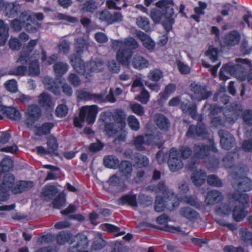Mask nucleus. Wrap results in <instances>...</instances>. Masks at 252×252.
<instances>
[{
  "mask_svg": "<svg viewBox=\"0 0 252 252\" xmlns=\"http://www.w3.org/2000/svg\"><path fill=\"white\" fill-rule=\"evenodd\" d=\"M228 160L227 158H225L223 162L225 163L224 165L229 168V173L233 178L232 185L236 189L234 192L238 191V193L245 194L241 193L240 191H248L252 189V180L249 178L243 177L248 171L247 167L244 164L232 166V159L229 161V164H226V162L228 161Z\"/></svg>",
  "mask_w": 252,
  "mask_h": 252,
  "instance_id": "nucleus-1",
  "label": "nucleus"
},
{
  "mask_svg": "<svg viewBox=\"0 0 252 252\" xmlns=\"http://www.w3.org/2000/svg\"><path fill=\"white\" fill-rule=\"evenodd\" d=\"M157 8H154L151 12V18L155 23H159L163 17V26L167 32L171 31L174 23L173 16L174 14L172 7V0H161L156 2Z\"/></svg>",
  "mask_w": 252,
  "mask_h": 252,
  "instance_id": "nucleus-2",
  "label": "nucleus"
},
{
  "mask_svg": "<svg viewBox=\"0 0 252 252\" xmlns=\"http://www.w3.org/2000/svg\"><path fill=\"white\" fill-rule=\"evenodd\" d=\"M70 63L77 72L88 80L94 73L102 71L105 67L104 61L99 58L92 59L85 65L80 57L73 55L70 57Z\"/></svg>",
  "mask_w": 252,
  "mask_h": 252,
  "instance_id": "nucleus-3",
  "label": "nucleus"
},
{
  "mask_svg": "<svg viewBox=\"0 0 252 252\" xmlns=\"http://www.w3.org/2000/svg\"><path fill=\"white\" fill-rule=\"evenodd\" d=\"M236 62L238 63L236 65L228 63L225 64L221 67L220 72V79L226 81L229 78V75H233L241 80H245L247 79L248 82L252 85V69L249 71L247 76L243 75H241L244 68L240 64H247L249 67H251V64L250 61L246 59L238 58L236 59Z\"/></svg>",
  "mask_w": 252,
  "mask_h": 252,
  "instance_id": "nucleus-4",
  "label": "nucleus"
},
{
  "mask_svg": "<svg viewBox=\"0 0 252 252\" xmlns=\"http://www.w3.org/2000/svg\"><path fill=\"white\" fill-rule=\"evenodd\" d=\"M126 123L124 118H121L116 124L109 123L106 125L105 131L109 136H114L113 142L115 144H119L126 140L127 132L124 128Z\"/></svg>",
  "mask_w": 252,
  "mask_h": 252,
  "instance_id": "nucleus-5",
  "label": "nucleus"
},
{
  "mask_svg": "<svg viewBox=\"0 0 252 252\" xmlns=\"http://www.w3.org/2000/svg\"><path fill=\"white\" fill-rule=\"evenodd\" d=\"M234 201H237L242 205L247 204L249 203V197L247 194L238 193V191L234 192L228 203L223 204L216 210L217 214L221 217L229 215L235 205Z\"/></svg>",
  "mask_w": 252,
  "mask_h": 252,
  "instance_id": "nucleus-6",
  "label": "nucleus"
},
{
  "mask_svg": "<svg viewBox=\"0 0 252 252\" xmlns=\"http://www.w3.org/2000/svg\"><path fill=\"white\" fill-rule=\"evenodd\" d=\"M97 111V106L95 105L82 107L79 116L74 119V126L76 127H81L85 118L88 125L93 124L95 120Z\"/></svg>",
  "mask_w": 252,
  "mask_h": 252,
  "instance_id": "nucleus-7",
  "label": "nucleus"
},
{
  "mask_svg": "<svg viewBox=\"0 0 252 252\" xmlns=\"http://www.w3.org/2000/svg\"><path fill=\"white\" fill-rule=\"evenodd\" d=\"M169 193L171 194V198L165 196L163 198L158 196L157 197L155 206L156 211L161 212L165 208L172 210L178 206L179 203L177 196L173 193L169 192Z\"/></svg>",
  "mask_w": 252,
  "mask_h": 252,
  "instance_id": "nucleus-8",
  "label": "nucleus"
},
{
  "mask_svg": "<svg viewBox=\"0 0 252 252\" xmlns=\"http://www.w3.org/2000/svg\"><path fill=\"white\" fill-rule=\"evenodd\" d=\"M15 177L10 173L5 174L0 183V201L8 199L9 191L14 187Z\"/></svg>",
  "mask_w": 252,
  "mask_h": 252,
  "instance_id": "nucleus-9",
  "label": "nucleus"
},
{
  "mask_svg": "<svg viewBox=\"0 0 252 252\" xmlns=\"http://www.w3.org/2000/svg\"><path fill=\"white\" fill-rule=\"evenodd\" d=\"M189 89L190 97L193 100L200 101L207 99L211 95V93L206 90L205 86L196 82L190 84Z\"/></svg>",
  "mask_w": 252,
  "mask_h": 252,
  "instance_id": "nucleus-10",
  "label": "nucleus"
},
{
  "mask_svg": "<svg viewBox=\"0 0 252 252\" xmlns=\"http://www.w3.org/2000/svg\"><path fill=\"white\" fill-rule=\"evenodd\" d=\"M21 18H26L28 23L26 25L27 31L33 32L40 27V24L35 20V18L39 21L42 20L44 18L42 13H35L31 11H25L21 13Z\"/></svg>",
  "mask_w": 252,
  "mask_h": 252,
  "instance_id": "nucleus-11",
  "label": "nucleus"
},
{
  "mask_svg": "<svg viewBox=\"0 0 252 252\" xmlns=\"http://www.w3.org/2000/svg\"><path fill=\"white\" fill-rule=\"evenodd\" d=\"M41 116V109L38 105L29 106L26 112L25 123L27 127L30 128L33 127L34 123L38 120Z\"/></svg>",
  "mask_w": 252,
  "mask_h": 252,
  "instance_id": "nucleus-12",
  "label": "nucleus"
},
{
  "mask_svg": "<svg viewBox=\"0 0 252 252\" xmlns=\"http://www.w3.org/2000/svg\"><path fill=\"white\" fill-rule=\"evenodd\" d=\"M168 165L170 170L172 172H176L183 166L181 156L175 148H172L169 151Z\"/></svg>",
  "mask_w": 252,
  "mask_h": 252,
  "instance_id": "nucleus-13",
  "label": "nucleus"
},
{
  "mask_svg": "<svg viewBox=\"0 0 252 252\" xmlns=\"http://www.w3.org/2000/svg\"><path fill=\"white\" fill-rule=\"evenodd\" d=\"M73 241L75 244L70 247L68 252H89L83 251L87 249L89 245V240L85 235L82 234L76 235L73 238Z\"/></svg>",
  "mask_w": 252,
  "mask_h": 252,
  "instance_id": "nucleus-14",
  "label": "nucleus"
},
{
  "mask_svg": "<svg viewBox=\"0 0 252 252\" xmlns=\"http://www.w3.org/2000/svg\"><path fill=\"white\" fill-rule=\"evenodd\" d=\"M138 47L137 42L132 37H127L123 40H114L112 43V47L113 49H126L131 51Z\"/></svg>",
  "mask_w": 252,
  "mask_h": 252,
  "instance_id": "nucleus-15",
  "label": "nucleus"
},
{
  "mask_svg": "<svg viewBox=\"0 0 252 252\" xmlns=\"http://www.w3.org/2000/svg\"><path fill=\"white\" fill-rule=\"evenodd\" d=\"M219 135L220 138V144L224 149L231 148L235 144V139L230 133L224 130H220Z\"/></svg>",
  "mask_w": 252,
  "mask_h": 252,
  "instance_id": "nucleus-16",
  "label": "nucleus"
},
{
  "mask_svg": "<svg viewBox=\"0 0 252 252\" xmlns=\"http://www.w3.org/2000/svg\"><path fill=\"white\" fill-rule=\"evenodd\" d=\"M207 134L205 126L201 122L198 123L196 126H190L186 133V135L190 138H195L196 136L205 137Z\"/></svg>",
  "mask_w": 252,
  "mask_h": 252,
  "instance_id": "nucleus-17",
  "label": "nucleus"
},
{
  "mask_svg": "<svg viewBox=\"0 0 252 252\" xmlns=\"http://www.w3.org/2000/svg\"><path fill=\"white\" fill-rule=\"evenodd\" d=\"M211 150L214 152L217 151L213 145H212V149L204 145H195L193 149V158L196 159H204L208 156L209 151Z\"/></svg>",
  "mask_w": 252,
  "mask_h": 252,
  "instance_id": "nucleus-18",
  "label": "nucleus"
},
{
  "mask_svg": "<svg viewBox=\"0 0 252 252\" xmlns=\"http://www.w3.org/2000/svg\"><path fill=\"white\" fill-rule=\"evenodd\" d=\"M153 140V136L150 134L139 135L134 139L133 144L135 148L139 151L145 150V146L150 145Z\"/></svg>",
  "mask_w": 252,
  "mask_h": 252,
  "instance_id": "nucleus-19",
  "label": "nucleus"
},
{
  "mask_svg": "<svg viewBox=\"0 0 252 252\" xmlns=\"http://www.w3.org/2000/svg\"><path fill=\"white\" fill-rule=\"evenodd\" d=\"M181 108L184 113H188L194 119L201 120V117L196 113V105L189 100H183L181 104Z\"/></svg>",
  "mask_w": 252,
  "mask_h": 252,
  "instance_id": "nucleus-20",
  "label": "nucleus"
},
{
  "mask_svg": "<svg viewBox=\"0 0 252 252\" xmlns=\"http://www.w3.org/2000/svg\"><path fill=\"white\" fill-rule=\"evenodd\" d=\"M241 35L239 32L233 31L226 34L223 38V43L225 46H234L239 43Z\"/></svg>",
  "mask_w": 252,
  "mask_h": 252,
  "instance_id": "nucleus-21",
  "label": "nucleus"
},
{
  "mask_svg": "<svg viewBox=\"0 0 252 252\" xmlns=\"http://www.w3.org/2000/svg\"><path fill=\"white\" fill-rule=\"evenodd\" d=\"M243 110L242 105L240 104H234L231 110H227L224 113L226 118L229 123H234L238 119Z\"/></svg>",
  "mask_w": 252,
  "mask_h": 252,
  "instance_id": "nucleus-22",
  "label": "nucleus"
},
{
  "mask_svg": "<svg viewBox=\"0 0 252 252\" xmlns=\"http://www.w3.org/2000/svg\"><path fill=\"white\" fill-rule=\"evenodd\" d=\"M77 96L81 99L93 100L98 102H103L105 99L102 94H91L84 90L78 91Z\"/></svg>",
  "mask_w": 252,
  "mask_h": 252,
  "instance_id": "nucleus-23",
  "label": "nucleus"
},
{
  "mask_svg": "<svg viewBox=\"0 0 252 252\" xmlns=\"http://www.w3.org/2000/svg\"><path fill=\"white\" fill-rule=\"evenodd\" d=\"M38 103L46 110H53L55 103L50 94L43 93L38 97Z\"/></svg>",
  "mask_w": 252,
  "mask_h": 252,
  "instance_id": "nucleus-24",
  "label": "nucleus"
},
{
  "mask_svg": "<svg viewBox=\"0 0 252 252\" xmlns=\"http://www.w3.org/2000/svg\"><path fill=\"white\" fill-rule=\"evenodd\" d=\"M117 50V59L124 65L127 66L130 63V60L132 55V52L126 49H114Z\"/></svg>",
  "mask_w": 252,
  "mask_h": 252,
  "instance_id": "nucleus-25",
  "label": "nucleus"
},
{
  "mask_svg": "<svg viewBox=\"0 0 252 252\" xmlns=\"http://www.w3.org/2000/svg\"><path fill=\"white\" fill-rule=\"evenodd\" d=\"M234 202L235 205L232 209L233 218L235 221L240 222L246 217L248 215V212L244 206H242V205L238 204V201H234Z\"/></svg>",
  "mask_w": 252,
  "mask_h": 252,
  "instance_id": "nucleus-26",
  "label": "nucleus"
},
{
  "mask_svg": "<svg viewBox=\"0 0 252 252\" xmlns=\"http://www.w3.org/2000/svg\"><path fill=\"white\" fill-rule=\"evenodd\" d=\"M37 40H31L27 47V49H25V51H23L21 53V55L17 61L18 63H27L31 62V57H29L30 53L33 50L34 47L37 44Z\"/></svg>",
  "mask_w": 252,
  "mask_h": 252,
  "instance_id": "nucleus-27",
  "label": "nucleus"
},
{
  "mask_svg": "<svg viewBox=\"0 0 252 252\" xmlns=\"http://www.w3.org/2000/svg\"><path fill=\"white\" fill-rule=\"evenodd\" d=\"M223 198V195L220 192L212 190L208 192L205 202L207 205H212L221 201Z\"/></svg>",
  "mask_w": 252,
  "mask_h": 252,
  "instance_id": "nucleus-28",
  "label": "nucleus"
},
{
  "mask_svg": "<svg viewBox=\"0 0 252 252\" xmlns=\"http://www.w3.org/2000/svg\"><path fill=\"white\" fill-rule=\"evenodd\" d=\"M136 36L142 42L143 46L148 50H152L155 47V42L147 34L141 31L136 32Z\"/></svg>",
  "mask_w": 252,
  "mask_h": 252,
  "instance_id": "nucleus-29",
  "label": "nucleus"
},
{
  "mask_svg": "<svg viewBox=\"0 0 252 252\" xmlns=\"http://www.w3.org/2000/svg\"><path fill=\"white\" fill-rule=\"evenodd\" d=\"M33 186V183L32 181H19L17 182L14 187L12 189L13 193L17 194L31 189Z\"/></svg>",
  "mask_w": 252,
  "mask_h": 252,
  "instance_id": "nucleus-30",
  "label": "nucleus"
},
{
  "mask_svg": "<svg viewBox=\"0 0 252 252\" xmlns=\"http://www.w3.org/2000/svg\"><path fill=\"white\" fill-rule=\"evenodd\" d=\"M119 171L124 180H128L131 177L132 165L129 161H123L119 166Z\"/></svg>",
  "mask_w": 252,
  "mask_h": 252,
  "instance_id": "nucleus-31",
  "label": "nucleus"
},
{
  "mask_svg": "<svg viewBox=\"0 0 252 252\" xmlns=\"http://www.w3.org/2000/svg\"><path fill=\"white\" fill-rule=\"evenodd\" d=\"M20 10L19 4L16 2H8L5 4V14L9 18L16 16Z\"/></svg>",
  "mask_w": 252,
  "mask_h": 252,
  "instance_id": "nucleus-32",
  "label": "nucleus"
},
{
  "mask_svg": "<svg viewBox=\"0 0 252 252\" xmlns=\"http://www.w3.org/2000/svg\"><path fill=\"white\" fill-rule=\"evenodd\" d=\"M43 83L47 90L50 91L55 94H60L59 87L52 78L49 76L44 77Z\"/></svg>",
  "mask_w": 252,
  "mask_h": 252,
  "instance_id": "nucleus-33",
  "label": "nucleus"
},
{
  "mask_svg": "<svg viewBox=\"0 0 252 252\" xmlns=\"http://www.w3.org/2000/svg\"><path fill=\"white\" fill-rule=\"evenodd\" d=\"M132 66L137 69L141 70L148 67V61L141 56H136L132 61Z\"/></svg>",
  "mask_w": 252,
  "mask_h": 252,
  "instance_id": "nucleus-34",
  "label": "nucleus"
},
{
  "mask_svg": "<svg viewBox=\"0 0 252 252\" xmlns=\"http://www.w3.org/2000/svg\"><path fill=\"white\" fill-rule=\"evenodd\" d=\"M206 176V174L204 171H196L192 174L191 180L195 186H200L205 182Z\"/></svg>",
  "mask_w": 252,
  "mask_h": 252,
  "instance_id": "nucleus-35",
  "label": "nucleus"
},
{
  "mask_svg": "<svg viewBox=\"0 0 252 252\" xmlns=\"http://www.w3.org/2000/svg\"><path fill=\"white\" fill-rule=\"evenodd\" d=\"M176 89V85L174 84H169L167 85L164 91L159 93L158 94V102L162 103L164 101L166 100L169 96L175 91Z\"/></svg>",
  "mask_w": 252,
  "mask_h": 252,
  "instance_id": "nucleus-36",
  "label": "nucleus"
},
{
  "mask_svg": "<svg viewBox=\"0 0 252 252\" xmlns=\"http://www.w3.org/2000/svg\"><path fill=\"white\" fill-rule=\"evenodd\" d=\"M9 27L2 20H0V46L4 45L8 37Z\"/></svg>",
  "mask_w": 252,
  "mask_h": 252,
  "instance_id": "nucleus-37",
  "label": "nucleus"
},
{
  "mask_svg": "<svg viewBox=\"0 0 252 252\" xmlns=\"http://www.w3.org/2000/svg\"><path fill=\"white\" fill-rule=\"evenodd\" d=\"M180 214L181 216L189 220L196 219L199 215L196 211L188 207L181 208L180 210Z\"/></svg>",
  "mask_w": 252,
  "mask_h": 252,
  "instance_id": "nucleus-38",
  "label": "nucleus"
},
{
  "mask_svg": "<svg viewBox=\"0 0 252 252\" xmlns=\"http://www.w3.org/2000/svg\"><path fill=\"white\" fill-rule=\"evenodd\" d=\"M89 43L87 40L82 38H79L76 39L75 43V50L76 54L71 55L69 58L73 55L78 56L80 57L79 55L82 53L83 50L87 49L89 46Z\"/></svg>",
  "mask_w": 252,
  "mask_h": 252,
  "instance_id": "nucleus-39",
  "label": "nucleus"
},
{
  "mask_svg": "<svg viewBox=\"0 0 252 252\" xmlns=\"http://www.w3.org/2000/svg\"><path fill=\"white\" fill-rule=\"evenodd\" d=\"M57 192V189L54 186H47L43 189L41 197L43 199L49 201L53 198Z\"/></svg>",
  "mask_w": 252,
  "mask_h": 252,
  "instance_id": "nucleus-40",
  "label": "nucleus"
},
{
  "mask_svg": "<svg viewBox=\"0 0 252 252\" xmlns=\"http://www.w3.org/2000/svg\"><path fill=\"white\" fill-rule=\"evenodd\" d=\"M69 65L65 63L58 62L56 63L54 66L53 69L56 76L61 77L68 70Z\"/></svg>",
  "mask_w": 252,
  "mask_h": 252,
  "instance_id": "nucleus-41",
  "label": "nucleus"
},
{
  "mask_svg": "<svg viewBox=\"0 0 252 252\" xmlns=\"http://www.w3.org/2000/svg\"><path fill=\"white\" fill-rule=\"evenodd\" d=\"M155 122L160 129L166 130L169 126L168 120L162 115H156L155 116Z\"/></svg>",
  "mask_w": 252,
  "mask_h": 252,
  "instance_id": "nucleus-42",
  "label": "nucleus"
},
{
  "mask_svg": "<svg viewBox=\"0 0 252 252\" xmlns=\"http://www.w3.org/2000/svg\"><path fill=\"white\" fill-rule=\"evenodd\" d=\"M28 23L30 22H28L26 18H22L21 14L20 16V19H15L11 21L10 25L11 28L15 31L19 32L21 30L22 27H24L27 30L26 25L28 24Z\"/></svg>",
  "mask_w": 252,
  "mask_h": 252,
  "instance_id": "nucleus-43",
  "label": "nucleus"
},
{
  "mask_svg": "<svg viewBox=\"0 0 252 252\" xmlns=\"http://www.w3.org/2000/svg\"><path fill=\"white\" fill-rule=\"evenodd\" d=\"M103 163L105 166L112 169H116L119 165V159L114 156L105 157L103 159Z\"/></svg>",
  "mask_w": 252,
  "mask_h": 252,
  "instance_id": "nucleus-44",
  "label": "nucleus"
},
{
  "mask_svg": "<svg viewBox=\"0 0 252 252\" xmlns=\"http://www.w3.org/2000/svg\"><path fill=\"white\" fill-rule=\"evenodd\" d=\"M13 167V162L9 158H3L0 162V174L8 172L12 169Z\"/></svg>",
  "mask_w": 252,
  "mask_h": 252,
  "instance_id": "nucleus-45",
  "label": "nucleus"
},
{
  "mask_svg": "<svg viewBox=\"0 0 252 252\" xmlns=\"http://www.w3.org/2000/svg\"><path fill=\"white\" fill-rule=\"evenodd\" d=\"M47 145L48 147V151L50 152V155L54 156H57L58 144L57 141V139L54 137H49L47 141Z\"/></svg>",
  "mask_w": 252,
  "mask_h": 252,
  "instance_id": "nucleus-46",
  "label": "nucleus"
},
{
  "mask_svg": "<svg viewBox=\"0 0 252 252\" xmlns=\"http://www.w3.org/2000/svg\"><path fill=\"white\" fill-rule=\"evenodd\" d=\"M106 245V242L103 239L102 235L98 233L92 244V248L94 250L98 251L103 248Z\"/></svg>",
  "mask_w": 252,
  "mask_h": 252,
  "instance_id": "nucleus-47",
  "label": "nucleus"
},
{
  "mask_svg": "<svg viewBox=\"0 0 252 252\" xmlns=\"http://www.w3.org/2000/svg\"><path fill=\"white\" fill-rule=\"evenodd\" d=\"M53 126V124L52 123H44L36 129L35 134L38 136L47 134L50 133Z\"/></svg>",
  "mask_w": 252,
  "mask_h": 252,
  "instance_id": "nucleus-48",
  "label": "nucleus"
},
{
  "mask_svg": "<svg viewBox=\"0 0 252 252\" xmlns=\"http://www.w3.org/2000/svg\"><path fill=\"white\" fill-rule=\"evenodd\" d=\"M136 24L139 28L147 32L152 30L150 26L149 21L145 17L139 16L137 17L136 18Z\"/></svg>",
  "mask_w": 252,
  "mask_h": 252,
  "instance_id": "nucleus-49",
  "label": "nucleus"
},
{
  "mask_svg": "<svg viewBox=\"0 0 252 252\" xmlns=\"http://www.w3.org/2000/svg\"><path fill=\"white\" fill-rule=\"evenodd\" d=\"M119 204L124 205L127 204L132 206L137 204L136 197L135 195H126L122 197L119 200Z\"/></svg>",
  "mask_w": 252,
  "mask_h": 252,
  "instance_id": "nucleus-50",
  "label": "nucleus"
},
{
  "mask_svg": "<svg viewBox=\"0 0 252 252\" xmlns=\"http://www.w3.org/2000/svg\"><path fill=\"white\" fill-rule=\"evenodd\" d=\"M71 237L70 233L64 231H60L57 236V241L59 244L63 245L68 242Z\"/></svg>",
  "mask_w": 252,
  "mask_h": 252,
  "instance_id": "nucleus-51",
  "label": "nucleus"
},
{
  "mask_svg": "<svg viewBox=\"0 0 252 252\" xmlns=\"http://www.w3.org/2000/svg\"><path fill=\"white\" fill-rule=\"evenodd\" d=\"M163 77L162 72L158 69H154L150 70L148 75V78L155 82L158 81Z\"/></svg>",
  "mask_w": 252,
  "mask_h": 252,
  "instance_id": "nucleus-52",
  "label": "nucleus"
},
{
  "mask_svg": "<svg viewBox=\"0 0 252 252\" xmlns=\"http://www.w3.org/2000/svg\"><path fill=\"white\" fill-rule=\"evenodd\" d=\"M149 98L150 94L144 88H142L140 94L135 97V99L144 104L148 103Z\"/></svg>",
  "mask_w": 252,
  "mask_h": 252,
  "instance_id": "nucleus-53",
  "label": "nucleus"
},
{
  "mask_svg": "<svg viewBox=\"0 0 252 252\" xmlns=\"http://www.w3.org/2000/svg\"><path fill=\"white\" fill-rule=\"evenodd\" d=\"M127 123L129 127L134 131H137L140 128L139 122L133 115H130L128 117Z\"/></svg>",
  "mask_w": 252,
  "mask_h": 252,
  "instance_id": "nucleus-54",
  "label": "nucleus"
},
{
  "mask_svg": "<svg viewBox=\"0 0 252 252\" xmlns=\"http://www.w3.org/2000/svg\"><path fill=\"white\" fill-rule=\"evenodd\" d=\"M135 160V164L139 168L145 167L149 164L148 158L144 155H137Z\"/></svg>",
  "mask_w": 252,
  "mask_h": 252,
  "instance_id": "nucleus-55",
  "label": "nucleus"
},
{
  "mask_svg": "<svg viewBox=\"0 0 252 252\" xmlns=\"http://www.w3.org/2000/svg\"><path fill=\"white\" fill-rule=\"evenodd\" d=\"M219 51L217 49L213 47H210L205 52V55L213 62L216 61L218 59Z\"/></svg>",
  "mask_w": 252,
  "mask_h": 252,
  "instance_id": "nucleus-56",
  "label": "nucleus"
},
{
  "mask_svg": "<svg viewBox=\"0 0 252 252\" xmlns=\"http://www.w3.org/2000/svg\"><path fill=\"white\" fill-rule=\"evenodd\" d=\"M29 71L30 74L32 75H37L39 73V65L37 61L34 60L31 62L29 67Z\"/></svg>",
  "mask_w": 252,
  "mask_h": 252,
  "instance_id": "nucleus-57",
  "label": "nucleus"
},
{
  "mask_svg": "<svg viewBox=\"0 0 252 252\" xmlns=\"http://www.w3.org/2000/svg\"><path fill=\"white\" fill-rule=\"evenodd\" d=\"M102 229L104 230H107L109 232H117V236H121L125 234V232L122 231L119 232L120 231L119 228L112 224L105 223L101 225Z\"/></svg>",
  "mask_w": 252,
  "mask_h": 252,
  "instance_id": "nucleus-58",
  "label": "nucleus"
},
{
  "mask_svg": "<svg viewBox=\"0 0 252 252\" xmlns=\"http://www.w3.org/2000/svg\"><path fill=\"white\" fill-rule=\"evenodd\" d=\"M6 89L11 93H16L18 90V85L17 81L14 79H11L4 83Z\"/></svg>",
  "mask_w": 252,
  "mask_h": 252,
  "instance_id": "nucleus-59",
  "label": "nucleus"
},
{
  "mask_svg": "<svg viewBox=\"0 0 252 252\" xmlns=\"http://www.w3.org/2000/svg\"><path fill=\"white\" fill-rule=\"evenodd\" d=\"M65 203V195L60 193L54 200L53 206L56 208H60L64 205Z\"/></svg>",
  "mask_w": 252,
  "mask_h": 252,
  "instance_id": "nucleus-60",
  "label": "nucleus"
},
{
  "mask_svg": "<svg viewBox=\"0 0 252 252\" xmlns=\"http://www.w3.org/2000/svg\"><path fill=\"white\" fill-rule=\"evenodd\" d=\"M208 183L213 186L220 187L222 186L221 181L216 175H211L208 177Z\"/></svg>",
  "mask_w": 252,
  "mask_h": 252,
  "instance_id": "nucleus-61",
  "label": "nucleus"
},
{
  "mask_svg": "<svg viewBox=\"0 0 252 252\" xmlns=\"http://www.w3.org/2000/svg\"><path fill=\"white\" fill-rule=\"evenodd\" d=\"M130 108L132 112L138 116H141L144 114L143 107L139 103H131Z\"/></svg>",
  "mask_w": 252,
  "mask_h": 252,
  "instance_id": "nucleus-62",
  "label": "nucleus"
},
{
  "mask_svg": "<svg viewBox=\"0 0 252 252\" xmlns=\"http://www.w3.org/2000/svg\"><path fill=\"white\" fill-rule=\"evenodd\" d=\"M68 81L74 87H78L81 84V80L78 75L75 73H70L67 78Z\"/></svg>",
  "mask_w": 252,
  "mask_h": 252,
  "instance_id": "nucleus-63",
  "label": "nucleus"
},
{
  "mask_svg": "<svg viewBox=\"0 0 252 252\" xmlns=\"http://www.w3.org/2000/svg\"><path fill=\"white\" fill-rule=\"evenodd\" d=\"M243 119L245 124L252 125V110L248 109L245 110L242 114Z\"/></svg>",
  "mask_w": 252,
  "mask_h": 252,
  "instance_id": "nucleus-64",
  "label": "nucleus"
}]
</instances>
